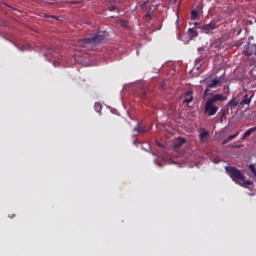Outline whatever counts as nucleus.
<instances>
[{
  "label": "nucleus",
  "mask_w": 256,
  "mask_h": 256,
  "mask_svg": "<svg viewBox=\"0 0 256 256\" xmlns=\"http://www.w3.org/2000/svg\"><path fill=\"white\" fill-rule=\"evenodd\" d=\"M226 100V97L222 94H216L212 98L208 99L205 102V110L204 113H206L208 116H214L219 111L218 105H220L219 102H222Z\"/></svg>",
  "instance_id": "1"
},
{
  "label": "nucleus",
  "mask_w": 256,
  "mask_h": 256,
  "mask_svg": "<svg viewBox=\"0 0 256 256\" xmlns=\"http://www.w3.org/2000/svg\"><path fill=\"white\" fill-rule=\"evenodd\" d=\"M104 40L105 36L99 34L93 35L88 38H83L78 40V48L85 50H93L96 45L102 43Z\"/></svg>",
  "instance_id": "2"
},
{
  "label": "nucleus",
  "mask_w": 256,
  "mask_h": 256,
  "mask_svg": "<svg viewBox=\"0 0 256 256\" xmlns=\"http://www.w3.org/2000/svg\"><path fill=\"white\" fill-rule=\"evenodd\" d=\"M225 171L233 181L235 182H239V180L242 181V183L239 182V184L242 186L253 184L252 181L245 180L244 174L241 172V170L237 169L236 167H231V166L225 167Z\"/></svg>",
  "instance_id": "3"
},
{
  "label": "nucleus",
  "mask_w": 256,
  "mask_h": 256,
  "mask_svg": "<svg viewBox=\"0 0 256 256\" xmlns=\"http://www.w3.org/2000/svg\"><path fill=\"white\" fill-rule=\"evenodd\" d=\"M219 86H222V81L221 78L216 77L207 85L204 95L208 96L210 94V89L217 88Z\"/></svg>",
  "instance_id": "4"
},
{
  "label": "nucleus",
  "mask_w": 256,
  "mask_h": 256,
  "mask_svg": "<svg viewBox=\"0 0 256 256\" xmlns=\"http://www.w3.org/2000/svg\"><path fill=\"white\" fill-rule=\"evenodd\" d=\"M256 55V44H250L243 46V55L250 57L252 55Z\"/></svg>",
  "instance_id": "5"
},
{
  "label": "nucleus",
  "mask_w": 256,
  "mask_h": 256,
  "mask_svg": "<svg viewBox=\"0 0 256 256\" xmlns=\"http://www.w3.org/2000/svg\"><path fill=\"white\" fill-rule=\"evenodd\" d=\"M152 129V126L146 129L145 124L143 122L137 123L136 127L133 129L137 134H145Z\"/></svg>",
  "instance_id": "6"
},
{
  "label": "nucleus",
  "mask_w": 256,
  "mask_h": 256,
  "mask_svg": "<svg viewBox=\"0 0 256 256\" xmlns=\"http://www.w3.org/2000/svg\"><path fill=\"white\" fill-rule=\"evenodd\" d=\"M217 25L215 22H210L209 24L203 25L200 29L203 31L204 34H209L211 31L217 29Z\"/></svg>",
  "instance_id": "7"
},
{
  "label": "nucleus",
  "mask_w": 256,
  "mask_h": 256,
  "mask_svg": "<svg viewBox=\"0 0 256 256\" xmlns=\"http://www.w3.org/2000/svg\"><path fill=\"white\" fill-rule=\"evenodd\" d=\"M194 97H193V91H188L184 94V100H183V104H189L193 101Z\"/></svg>",
  "instance_id": "8"
},
{
  "label": "nucleus",
  "mask_w": 256,
  "mask_h": 256,
  "mask_svg": "<svg viewBox=\"0 0 256 256\" xmlns=\"http://www.w3.org/2000/svg\"><path fill=\"white\" fill-rule=\"evenodd\" d=\"M253 97H254V94H251L250 97H249V94H245V95L243 96V100L240 101V105H241V106L250 105V103H251Z\"/></svg>",
  "instance_id": "9"
},
{
  "label": "nucleus",
  "mask_w": 256,
  "mask_h": 256,
  "mask_svg": "<svg viewBox=\"0 0 256 256\" xmlns=\"http://www.w3.org/2000/svg\"><path fill=\"white\" fill-rule=\"evenodd\" d=\"M156 9H157L156 5L149 6V9L147 10L145 18L152 19V16H153L154 12L156 11Z\"/></svg>",
  "instance_id": "10"
},
{
  "label": "nucleus",
  "mask_w": 256,
  "mask_h": 256,
  "mask_svg": "<svg viewBox=\"0 0 256 256\" xmlns=\"http://www.w3.org/2000/svg\"><path fill=\"white\" fill-rule=\"evenodd\" d=\"M238 105H240V100L237 99H232L228 105L226 106V109H234L235 107H237Z\"/></svg>",
  "instance_id": "11"
},
{
  "label": "nucleus",
  "mask_w": 256,
  "mask_h": 256,
  "mask_svg": "<svg viewBox=\"0 0 256 256\" xmlns=\"http://www.w3.org/2000/svg\"><path fill=\"white\" fill-rule=\"evenodd\" d=\"M186 143V139H184V138H179L178 140H176L175 142H174V145H173V147H174V149H179L182 145H184Z\"/></svg>",
  "instance_id": "12"
},
{
  "label": "nucleus",
  "mask_w": 256,
  "mask_h": 256,
  "mask_svg": "<svg viewBox=\"0 0 256 256\" xmlns=\"http://www.w3.org/2000/svg\"><path fill=\"white\" fill-rule=\"evenodd\" d=\"M187 32L189 34L190 40H192L193 38L198 37V35H199L197 29H195V28H190V29H188Z\"/></svg>",
  "instance_id": "13"
},
{
  "label": "nucleus",
  "mask_w": 256,
  "mask_h": 256,
  "mask_svg": "<svg viewBox=\"0 0 256 256\" xmlns=\"http://www.w3.org/2000/svg\"><path fill=\"white\" fill-rule=\"evenodd\" d=\"M256 132V127L250 128L249 130H247L243 136H242V140H246L248 137H250L252 135V133Z\"/></svg>",
  "instance_id": "14"
},
{
  "label": "nucleus",
  "mask_w": 256,
  "mask_h": 256,
  "mask_svg": "<svg viewBox=\"0 0 256 256\" xmlns=\"http://www.w3.org/2000/svg\"><path fill=\"white\" fill-rule=\"evenodd\" d=\"M139 98L144 101V100H148L150 96L147 91L141 90L139 93Z\"/></svg>",
  "instance_id": "15"
},
{
  "label": "nucleus",
  "mask_w": 256,
  "mask_h": 256,
  "mask_svg": "<svg viewBox=\"0 0 256 256\" xmlns=\"http://www.w3.org/2000/svg\"><path fill=\"white\" fill-rule=\"evenodd\" d=\"M209 133L207 131H203L202 133H200L199 135V140L200 142H205V140L208 139Z\"/></svg>",
  "instance_id": "16"
},
{
  "label": "nucleus",
  "mask_w": 256,
  "mask_h": 256,
  "mask_svg": "<svg viewBox=\"0 0 256 256\" xmlns=\"http://www.w3.org/2000/svg\"><path fill=\"white\" fill-rule=\"evenodd\" d=\"M94 110L97 112V113H100L102 111V105L99 104V103H95L94 104Z\"/></svg>",
  "instance_id": "17"
},
{
  "label": "nucleus",
  "mask_w": 256,
  "mask_h": 256,
  "mask_svg": "<svg viewBox=\"0 0 256 256\" xmlns=\"http://www.w3.org/2000/svg\"><path fill=\"white\" fill-rule=\"evenodd\" d=\"M227 113H229V109L221 110L220 121H223V119H224V117L226 116Z\"/></svg>",
  "instance_id": "18"
},
{
  "label": "nucleus",
  "mask_w": 256,
  "mask_h": 256,
  "mask_svg": "<svg viewBox=\"0 0 256 256\" xmlns=\"http://www.w3.org/2000/svg\"><path fill=\"white\" fill-rule=\"evenodd\" d=\"M199 13L196 10L191 11V20H196Z\"/></svg>",
  "instance_id": "19"
},
{
  "label": "nucleus",
  "mask_w": 256,
  "mask_h": 256,
  "mask_svg": "<svg viewBox=\"0 0 256 256\" xmlns=\"http://www.w3.org/2000/svg\"><path fill=\"white\" fill-rule=\"evenodd\" d=\"M148 2V0H140L138 4L140 8L143 9L148 4Z\"/></svg>",
  "instance_id": "20"
},
{
  "label": "nucleus",
  "mask_w": 256,
  "mask_h": 256,
  "mask_svg": "<svg viewBox=\"0 0 256 256\" xmlns=\"http://www.w3.org/2000/svg\"><path fill=\"white\" fill-rule=\"evenodd\" d=\"M249 169L252 172V174L256 177V167H255V165H253V164L249 165Z\"/></svg>",
  "instance_id": "21"
},
{
  "label": "nucleus",
  "mask_w": 256,
  "mask_h": 256,
  "mask_svg": "<svg viewBox=\"0 0 256 256\" xmlns=\"http://www.w3.org/2000/svg\"><path fill=\"white\" fill-rule=\"evenodd\" d=\"M197 51H198V53H199L200 56H203V52L205 51V48H204V47H199V48L197 49Z\"/></svg>",
  "instance_id": "22"
},
{
  "label": "nucleus",
  "mask_w": 256,
  "mask_h": 256,
  "mask_svg": "<svg viewBox=\"0 0 256 256\" xmlns=\"http://www.w3.org/2000/svg\"><path fill=\"white\" fill-rule=\"evenodd\" d=\"M239 135V133L235 134V135H230L227 137V139L230 141H232L233 139H235L237 136Z\"/></svg>",
  "instance_id": "23"
},
{
  "label": "nucleus",
  "mask_w": 256,
  "mask_h": 256,
  "mask_svg": "<svg viewBox=\"0 0 256 256\" xmlns=\"http://www.w3.org/2000/svg\"><path fill=\"white\" fill-rule=\"evenodd\" d=\"M160 88H161V90H166V84L164 82H162L160 84Z\"/></svg>",
  "instance_id": "24"
},
{
  "label": "nucleus",
  "mask_w": 256,
  "mask_h": 256,
  "mask_svg": "<svg viewBox=\"0 0 256 256\" xmlns=\"http://www.w3.org/2000/svg\"><path fill=\"white\" fill-rule=\"evenodd\" d=\"M44 18H53V19L58 20L57 17H55V16H49V15H47V14H44Z\"/></svg>",
  "instance_id": "25"
},
{
  "label": "nucleus",
  "mask_w": 256,
  "mask_h": 256,
  "mask_svg": "<svg viewBox=\"0 0 256 256\" xmlns=\"http://www.w3.org/2000/svg\"><path fill=\"white\" fill-rule=\"evenodd\" d=\"M116 10H117V7H115V6L109 7V11H111V12H114V11H116Z\"/></svg>",
  "instance_id": "26"
},
{
  "label": "nucleus",
  "mask_w": 256,
  "mask_h": 256,
  "mask_svg": "<svg viewBox=\"0 0 256 256\" xmlns=\"http://www.w3.org/2000/svg\"><path fill=\"white\" fill-rule=\"evenodd\" d=\"M230 141L228 140V138H226V139H224L223 141H222V145H226L227 143H229Z\"/></svg>",
  "instance_id": "27"
},
{
  "label": "nucleus",
  "mask_w": 256,
  "mask_h": 256,
  "mask_svg": "<svg viewBox=\"0 0 256 256\" xmlns=\"http://www.w3.org/2000/svg\"><path fill=\"white\" fill-rule=\"evenodd\" d=\"M232 148H240V146H238V145H235V146H232Z\"/></svg>",
  "instance_id": "28"
},
{
  "label": "nucleus",
  "mask_w": 256,
  "mask_h": 256,
  "mask_svg": "<svg viewBox=\"0 0 256 256\" xmlns=\"http://www.w3.org/2000/svg\"><path fill=\"white\" fill-rule=\"evenodd\" d=\"M214 163H219L218 161H214Z\"/></svg>",
  "instance_id": "29"
}]
</instances>
